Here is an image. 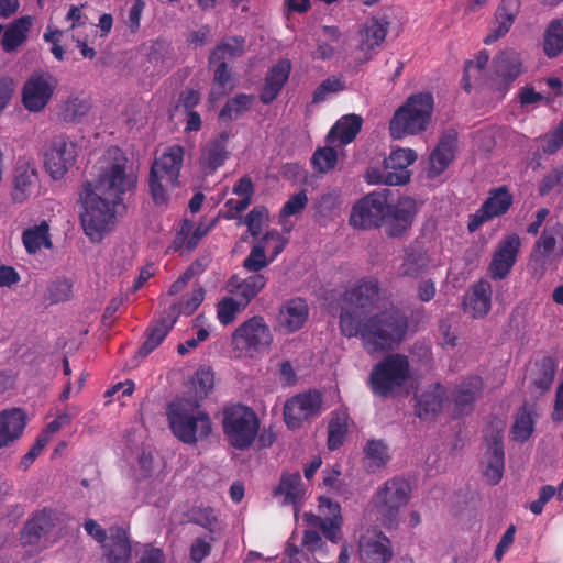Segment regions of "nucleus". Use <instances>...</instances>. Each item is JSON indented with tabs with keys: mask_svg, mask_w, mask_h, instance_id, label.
I'll return each instance as SVG.
<instances>
[{
	"mask_svg": "<svg viewBox=\"0 0 563 563\" xmlns=\"http://www.w3.org/2000/svg\"><path fill=\"white\" fill-rule=\"evenodd\" d=\"M519 247L520 239L515 233L507 235L499 242L489 267L493 278L503 279L509 274L516 263Z\"/></svg>",
	"mask_w": 563,
	"mask_h": 563,
	"instance_id": "obj_21",
	"label": "nucleus"
},
{
	"mask_svg": "<svg viewBox=\"0 0 563 563\" xmlns=\"http://www.w3.org/2000/svg\"><path fill=\"white\" fill-rule=\"evenodd\" d=\"M33 25V18L25 15L14 20L3 31L1 45L4 52L10 53L21 46L27 38Z\"/></svg>",
	"mask_w": 563,
	"mask_h": 563,
	"instance_id": "obj_38",
	"label": "nucleus"
},
{
	"mask_svg": "<svg viewBox=\"0 0 563 563\" xmlns=\"http://www.w3.org/2000/svg\"><path fill=\"white\" fill-rule=\"evenodd\" d=\"M57 87L56 78L49 73H34L22 89V103L30 112L42 111L52 99Z\"/></svg>",
	"mask_w": 563,
	"mask_h": 563,
	"instance_id": "obj_14",
	"label": "nucleus"
},
{
	"mask_svg": "<svg viewBox=\"0 0 563 563\" xmlns=\"http://www.w3.org/2000/svg\"><path fill=\"white\" fill-rule=\"evenodd\" d=\"M132 548L128 532L123 528H111L103 545L102 563H128Z\"/></svg>",
	"mask_w": 563,
	"mask_h": 563,
	"instance_id": "obj_28",
	"label": "nucleus"
},
{
	"mask_svg": "<svg viewBox=\"0 0 563 563\" xmlns=\"http://www.w3.org/2000/svg\"><path fill=\"white\" fill-rule=\"evenodd\" d=\"M205 298V291L202 288H196L194 289L190 295L185 297L181 302L179 303V308L173 307L172 311L168 314H176V318L178 314L184 313L186 316H190L194 313L197 308L201 305Z\"/></svg>",
	"mask_w": 563,
	"mask_h": 563,
	"instance_id": "obj_56",
	"label": "nucleus"
},
{
	"mask_svg": "<svg viewBox=\"0 0 563 563\" xmlns=\"http://www.w3.org/2000/svg\"><path fill=\"white\" fill-rule=\"evenodd\" d=\"M214 375L208 367H200L191 377L189 393L194 397V404L205 399L213 389Z\"/></svg>",
	"mask_w": 563,
	"mask_h": 563,
	"instance_id": "obj_44",
	"label": "nucleus"
},
{
	"mask_svg": "<svg viewBox=\"0 0 563 563\" xmlns=\"http://www.w3.org/2000/svg\"><path fill=\"white\" fill-rule=\"evenodd\" d=\"M21 241L29 255H35L43 250L53 249L49 221L42 219L24 228L21 233Z\"/></svg>",
	"mask_w": 563,
	"mask_h": 563,
	"instance_id": "obj_26",
	"label": "nucleus"
},
{
	"mask_svg": "<svg viewBox=\"0 0 563 563\" xmlns=\"http://www.w3.org/2000/svg\"><path fill=\"white\" fill-rule=\"evenodd\" d=\"M543 51L550 58L556 57L563 52V19L553 20L547 27Z\"/></svg>",
	"mask_w": 563,
	"mask_h": 563,
	"instance_id": "obj_45",
	"label": "nucleus"
},
{
	"mask_svg": "<svg viewBox=\"0 0 563 563\" xmlns=\"http://www.w3.org/2000/svg\"><path fill=\"white\" fill-rule=\"evenodd\" d=\"M258 243H263L266 254L275 260L284 251L288 240L278 231L273 230L267 232Z\"/></svg>",
	"mask_w": 563,
	"mask_h": 563,
	"instance_id": "obj_58",
	"label": "nucleus"
},
{
	"mask_svg": "<svg viewBox=\"0 0 563 563\" xmlns=\"http://www.w3.org/2000/svg\"><path fill=\"white\" fill-rule=\"evenodd\" d=\"M63 536V517L55 510L42 509L26 521L20 537L23 548L37 554L52 547Z\"/></svg>",
	"mask_w": 563,
	"mask_h": 563,
	"instance_id": "obj_5",
	"label": "nucleus"
},
{
	"mask_svg": "<svg viewBox=\"0 0 563 563\" xmlns=\"http://www.w3.org/2000/svg\"><path fill=\"white\" fill-rule=\"evenodd\" d=\"M275 495L282 497L284 505L294 506L295 518L298 519V505L306 496V487L298 472L285 473L275 490Z\"/></svg>",
	"mask_w": 563,
	"mask_h": 563,
	"instance_id": "obj_30",
	"label": "nucleus"
},
{
	"mask_svg": "<svg viewBox=\"0 0 563 563\" xmlns=\"http://www.w3.org/2000/svg\"><path fill=\"white\" fill-rule=\"evenodd\" d=\"M483 382L479 377H471L464 380L454 391L452 404L456 415L468 413L474 401L479 397Z\"/></svg>",
	"mask_w": 563,
	"mask_h": 563,
	"instance_id": "obj_36",
	"label": "nucleus"
},
{
	"mask_svg": "<svg viewBox=\"0 0 563 563\" xmlns=\"http://www.w3.org/2000/svg\"><path fill=\"white\" fill-rule=\"evenodd\" d=\"M537 411L533 406L525 405L516 415L511 433L516 441H527L533 432Z\"/></svg>",
	"mask_w": 563,
	"mask_h": 563,
	"instance_id": "obj_42",
	"label": "nucleus"
},
{
	"mask_svg": "<svg viewBox=\"0 0 563 563\" xmlns=\"http://www.w3.org/2000/svg\"><path fill=\"white\" fill-rule=\"evenodd\" d=\"M563 181V165L553 168L548 175L541 180L539 191L542 196L547 195L558 185Z\"/></svg>",
	"mask_w": 563,
	"mask_h": 563,
	"instance_id": "obj_64",
	"label": "nucleus"
},
{
	"mask_svg": "<svg viewBox=\"0 0 563 563\" xmlns=\"http://www.w3.org/2000/svg\"><path fill=\"white\" fill-rule=\"evenodd\" d=\"M291 70V63L288 59L279 60L268 71L261 93V100L264 103H269L279 95L282 88L289 78Z\"/></svg>",
	"mask_w": 563,
	"mask_h": 563,
	"instance_id": "obj_35",
	"label": "nucleus"
},
{
	"mask_svg": "<svg viewBox=\"0 0 563 563\" xmlns=\"http://www.w3.org/2000/svg\"><path fill=\"white\" fill-rule=\"evenodd\" d=\"M544 154L551 155L563 146V120L549 133L536 139Z\"/></svg>",
	"mask_w": 563,
	"mask_h": 563,
	"instance_id": "obj_54",
	"label": "nucleus"
},
{
	"mask_svg": "<svg viewBox=\"0 0 563 563\" xmlns=\"http://www.w3.org/2000/svg\"><path fill=\"white\" fill-rule=\"evenodd\" d=\"M309 309L301 298L287 300L279 310L278 327L286 333H292L303 327L308 319Z\"/></svg>",
	"mask_w": 563,
	"mask_h": 563,
	"instance_id": "obj_27",
	"label": "nucleus"
},
{
	"mask_svg": "<svg viewBox=\"0 0 563 563\" xmlns=\"http://www.w3.org/2000/svg\"><path fill=\"white\" fill-rule=\"evenodd\" d=\"M409 377L408 357L402 354H390L373 367L369 386L375 395L387 396L401 387Z\"/></svg>",
	"mask_w": 563,
	"mask_h": 563,
	"instance_id": "obj_7",
	"label": "nucleus"
},
{
	"mask_svg": "<svg viewBox=\"0 0 563 563\" xmlns=\"http://www.w3.org/2000/svg\"><path fill=\"white\" fill-rule=\"evenodd\" d=\"M494 71L504 82L510 84L523 71L521 55L512 48H506L495 57Z\"/></svg>",
	"mask_w": 563,
	"mask_h": 563,
	"instance_id": "obj_34",
	"label": "nucleus"
},
{
	"mask_svg": "<svg viewBox=\"0 0 563 563\" xmlns=\"http://www.w3.org/2000/svg\"><path fill=\"white\" fill-rule=\"evenodd\" d=\"M126 162L119 147L108 148L100 162L98 178L84 186L80 221L91 242H100L114 229L115 207L122 202L123 194L135 185L136 178L126 170Z\"/></svg>",
	"mask_w": 563,
	"mask_h": 563,
	"instance_id": "obj_2",
	"label": "nucleus"
},
{
	"mask_svg": "<svg viewBox=\"0 0 563 563\" xmlns=\"http://www.w3.org/2000/svg\"><path fill=\"white\" fill-rule=\"evenodd\" d=\"M266 279L261 274L252 275L245 279L232 277L228 284L229 292L246 307L250 301L263 289Z\"/></svg>",
	"mask_w": 563,
	"mask_h": 563,
	"instance_id": "obj_37",
	"label": "nucleus"
},
{
	"mask_svg": "<svg viewBox=\"0 0 563 563\" xmlns=\"http://www.w3.org/2000/svg\"><path fill=\"white\" fill-rule=\"evenodd\" d=\"M379 287L375 278H363L345 291L341 302L340 329L347 338L360 336L369 354L391 350L406 335L404 312L390 309L376 313Z\"/></svg>",
	"mask_w": 563,
	"mask_h": 563,
	"instance_id": "obj_1",
	"label": "nucleus"
},
{
	"mask_svg": "<svg viewBox=\"0 0 563 563\" xmlns=\"http://www.w3.org/2000/svg\"><path fill=\"white\" fill-rule=\"evenodd\" d=\"M558 246V255H563V224L555 223L548 227L541 233V236L534 245L531 261L538 264L541 269L545 268L548 257Z\"/></svg>",
	"mask_w": 563,
	"mask_h": 563,
	"instance_id": "obj_22",
	"label": "nucleus"
},
{
	"mask_svg": "<svg viewBox=\"0 0 563 563\" xmlns=\"http://www.w3.org/2000/svg\"><path fill=\"white\" fill-rule=\"evenodd\" d=\"M417 213L416 201L409 197L400 198L396 203L386 206L385 231L389 236H401L412 225Z\"/></svg>",
	"mask_w": 563,
	"mask_h": 563,
	"instance_id": "obj_19",
	"label": "nucleus"
},
{
	"mask_svg": "<svg viewBox=\"0 0 563 563\" xmlns=\"http://www.w3.org/2000/svg\"><path fill=\"white\" fill-rule=\"evenodd\" d=\"M349 429V415L345 409L332 412L328 431V448L336 450L343 444Z\"/></svg>",
	"mask_w": 563,
	"mask_h": 563,
	"instance_id": "obj_43",
	"label": "nucleus"
},
{
	"mask_svg": "<svg viewBox=\"0 0 563 563\" xmlns=\"http://www.w3.org/2000/svg\"><path fill=\"white\" fill-rule=\"evenodd\" d=\"M512 205V195L506 186L489 190L487 199L482 207L470 216L467 229L470 232L477 231L485 222L505 214Z\"/></svg>",
	"mask_w": 563,
	"mask_h": 563,
	"instance_id": "obj_18",
	"label": "nucleus"
},
{
	"mask_svg": "<svg viewBox=\"0 0 563 563\" xmlns=\"http://www.w3.org/2000/svg\"><path fill=\"white\" fill-rule=\"evenodd\" d=\"M255 97L253 95L241 93L228 100L220 112L223 120H236L242 113L247 111L253 104Z\"/></svg>",
	"mask_w": 563,
	"mask_h": 563,
	"instance_id": "obj_48",
	"label": "nucleus"
},
{
	"mask_svg": "<svg viewBox=\"0 0 563 563\" xmlns=\"http://www.w3.org/2000/svg\"><path fill=\"white\" fill-rule=\"evenodd\" d=\"M245 307L241 303L238 298H234L231 294L224 297L217 306V314L221 324L228 325L232 323L236 314L241 312Z\"/></svg>",
	"mask_w": 563,
	"mask_h": 563,
	"instance_id": "obj_52",
	"label": "nucleus"
},
{
	"mask_svg": "<svg viewBox=\"0 0 563 563\" xmlns=\"http://www.w3.org/2000/svg\"><path fill=\"white\" fill-rule=\"evenodd\" d=\"M26 415L21 408H8L0 411V450L16 442L25 430Z\"/></svg>",
	"mask_w": 563,
	"mask_h": 563,
	"instance_id": "obj_24",
	"label": "nucleus"
},
{
	"mask_svg": "<svg viewBox=\"0 0 563 563\" xmlns=\"http://www.w3.org/2000/svg\"><path fill=\"white\" fill-rule=\"evenodd\" d=\"M176 322V314H167L166 317H161L155 320L152 327L148 330L147 338L140 349V354L142 356L148 355L153 350H155L166 338L170 329L174 327Z\"/></svg>",
	"mask_w": 563,
	"mask_h": 563,
	"instance_id": "obj_40",
	"label": "nucleus"
},
{
	"mask_svg": "<svg viewBox=\"0 0 563 563\" xmlns=\"http://www.w3.org/2000/svg\"><path fill=\"white\" fill-rule=\"evenodd\" d=\"M77 144L65 134L53 136L46 144L43 156L44 167L53 179H62L74 166Z\"/></svg>",
	"mask_w": 563,
	"mask_h": 563,
	"instance_id": "obj_12",
	"label": "nucleus"
},
{
	"mask_svg": "<svg viewBox=\"0 0 563 563\" xmlns=\"http://www.w3.org/2000/svg\"><path fill=\"white\" fill-rule=\"evenodd\" d=\"M518 10L519 0H503L496 12V20L501 22L509 20V25H512Z\"/></svg>",
	"mask_w": 563,
	"mask_h": 563,
	"instance_id": "obj_62",
	"label": "nucleus"
},
{
	"mask_svg": "<svg viewBox=\"0 0 563 563\" xmlns=\"http://www.w3.org/2000/svg\"><path fill=\"white\" fill-rule=\"evenodd\" d=\"M334 145L321 147L312 155V165L320 173L331 170L338 162V152L333 148Z\"/></svg>",
	"mask_w": 563,
	"mask_h": 563,
	"instance_id": "obj_53",
	"label": "nucleus"
},
{
	"mask_svg": "<svg viewBox=\"0 0 563 563\" xmlns=\"http://www.w3.org/2000/svg\"><path fill=\"white\" fill-rule=\"evenodd\" d=\"M443 394V388L438 384L420 394L417 399V415L421 419L433 417L442 407Z\"/></svg>",
	"mask_w": 563,
	"mask_h": 563,
	"instance_id": "obj_41",
	"label": "nucleus"
},
{
	"mask_svg": "<svg viewBox=\"0 0 563 563\" xmlns=\"http://www.w3.org/2000/svg\"><path fill=\"white\" fill-rule=\"evenodd\" d=\"M273 343V333L262 317L240 324L232 334V346L240 356L256 357Z\"/></svg>",
	"mask_w": 563,
	"mask_h": 563,
	"instance_id": "obj_8",
	"label": "nucleus"
},
{
	"mask_svg": "<svg viewBox=\"0 0 563 563\" xmlns=\"http://www.w3.org/2000/svg\"><path fill=\"white\" fill-rule=\"evenodd\" d=\"M357 555L362 563H388L393 555L390 540L377 529H367L358 537Z\"/></svg>",
	"mask_w": 563,
	"mask_h": 563,
	"instance_id": "obj_17",
	"label": "nucleus"
},
{
	"mask_svg": "<svg viewBox=\"0 0 563 563\" xmlns=\"http://www.w3.org/2000/svg\"><path fill=\"white\" fill-rule=\"evenodd\" d=\"M319 510L323 518L306 512L303 515L305 520L311 525L320 523L324 537L331 542H339L342 538L341 528L343 525L340 505L327 497H320Z\"/></svg>",
	"mask_w": 563,
	"mask_h": 563,
	"instance_id": "obj_20",
	"label": "nucleus"
},
{
	"mask_svg": "<svg viewBox=\"0 0 563 563\" xmlns=\"http://www.w3.org/2000/svg\"><path fill=\"white\" fill-rule=\"evenodd\" d=\"M211 62L219 63V66L214 73V82L218 86V88L220 89L218 95H223V93H225L227 89L232 88V86L230 85L231 75L228 69L227 62H224V60H211ZM216 95H217L216 90H212L211 95H210V98L212 101H214L217 99Z\"/></svg>",
	"mask_w": 563,
	"mask_h": 563,
	"instance_id": "obj_61",
	"label": "nucleus"
},
{
	"mask_svg": "<svg viewBox=\"0 0 563 563\" xmlns=\"http://www.w3.org/2000/svg\"><path fill=\"white\" fill-rule=\"evenodd\" d=\"M434 99L430 92L410 96L394 113L389 122L391 139L401 140L428 130L432 121Z\"/></svg>",
	"mask_w": 563,
	"mask_h": 563,
	"instance_id": "obj_4",
	"label": "nucleus"
},
{
	"mask_svg": "<svg viewBox=\"0 0 563 563\" xmlns=\"http://www.w3.org/2000/svg\"><path fill=\"white\" fill-rule=\"evenodd\" d=\"M216 221H212L209 225H195L189 220H184L176 233L173 243L169 245L168 251H191L196 247L203 235L214 225Z\"/></svg>",
	"mask_w": 563,
	"mask_h": 563,
	"instance_id": "obj_31",
	"label": "nucleus"
},
{
	"mask_svg": "<svg viewBox=\"0 0 563 563\" xmlns=\"http://www.w3.org/2000/svg\"><path fill=\"white\" fill-rule=\"evenodd\" d=\"M387 198L380 192H371L361 198L353 207L350 224L355 229L378 228L385 217Z\"/></svg>",
	"mask_w": 563,
	"mask_h": 563,
	"instance_id": "obj_15",
	"label": "nucleus"
},
{
	"mask_svg": "<svg viewBox=\"0 0 563 563\" xmlns=\"http://www.w3.org/2000/svg\"><path fill=\"white\" fill-rule=\"evenodd\" d=\"M411 494L410 484L402 478H391L377 489L372 506L385 523L394 522L405 507Z\"/></svg>",
	"mask_w": 563,
	"mask_h": 563,
	"instance_id": "obj_11",
	"label": "nucleus"
},
{
	"mask_svg": "<svg viewBox=\"0 0 563 563\" xmlns=\"http://www.w3.org/2000/svg\"><path fill=\"white\" fill-rule=\"evenodd\" d=\"M308 197L305 191L291 196L283 207L282 216L290 217L299 213L307 205Z\"/></svg>",
	"mask_w": 563,
	"mask_h": 563,
	"instance_id": "obj_63",
	"label": "nucleus"
},
{
	"mask_svg": "<svg viewBox=\"0 0 563 563\" xmlns=\"http://www.w3.org/2000/svg\"><path fill=\"white\" fill-rule=\"evenodd\" d=\"M322 398L318 391H308L288 399L284 406V419L288 428L299 429L303 422L321 412Z\"/></svg>",
	"mask_w": 563,
	"mask_h": 563,
	"instance_id": "obj_16",
	"label": "nucleus"
},
{
	"mask_svg": "<svg viewBox=\"0 0 563 563\" xmlns=\"http://www.w3.org/2000/svg\"><path fill=\"white\" fill-rule=\"evenodd\" d=\"M492 287L486 280H479L465 295L464 311L473 318H483L490 310Z\"/></svg>",
	"mask_w": 563,
	"mask_h": 563,
	"instance_id": "obj_29",
	"label": "nucleus"
},
{
	"mask_svg": "<svg viewBox=\"0 0 563 563\" xmlns=\"http://www.w3.org/2000/svg\"><path fill=\"white\" fill-rule=\"evenodd\" d=\"M260 421L249 407L234 405L223 412V430L230 443L238 449H245L255 440Z\"/></svg>",
	"mask_w": 563,
	"mask_h": 563,
	"instance_id": "obj_9",
	"label": "nucleus"
},
{
	"mask_svg": "<svg viewBox=\"0 0 563 563\" xmlns=\"http://www.w3.org/2000/svg\"><path fill=\"white\" fill-rule=\"evenodd\" d=\"M455 154V139L453 136H443L435 148L430 154L427 176L435 179L449 167Z\"/></svg>",
	"mask_w": 563,
	"mask_h": 563,
	"instance_id": "obj_32",
	"label": "nucleus"
},
{
	"mask_svg": "<svg viewBox=\"0 0 563 563\" xmlns=\"http://www.w3.org/2000/svg\"><path fill=\"white\" fill-rule=\"evenodd\" d=\"M418 158L415 150L409 147L391 148L388 157L384 159L383 170L369 169L366 173L371 184H384L388 186L405 185L410 180L411 173L408 169Z\"/></svg>",
	"mask_w": 563,
	"mask_h": 563,
	"instance_id": "obj_10",
	"label": "nucleus"
},
{
	"mask_svg": "<svg viewBox=\"0 0 563 563\" xmlns=\"http://www.w3.org/2000/svg\"><path fill=\"white\" fill-rule=\"evenodd\" d=\"M505 422L499 420L492 424L485 432L486 451L482 459L483 474L490 484H497L504 472V449L501 433Z\"/></svg>",
	"mask_w": 563,
	"mask_h": 563,
	"instance_id": "obj_13",
	"label": "nucleus"
},
{
	"mask_svg": "<svg viewBox=\"0 0 563 563\" xmlns=\"http://www.w3.org/2000/svg\"><path fill=\"white\" fill-rule=\"evenodd\" d=\"M184 161V148L179 145L167 147L153 163L150 174V188L156 205H164L169 192L178 185Z\"/></svg>",
	"mask_w": 563,
	"mask_h": 563,
	"instance_id": "obj_6",
	"label": "nucleus"
},
{
	"mask_svg": "<svg viewBox=\"0 0 563 563\" xmlns=\"http://www.w3.org/2000/svg\"><path fill=\"white\" fill-rule=\"evenodd\" d=\"M345 89V79L343 76H331L321 81L316 88L312 101L314 103L327 100L330 95L339 93Z\"/></svg>",
	"mask_w": 563,
	"mask_h": 563,
	"instance_id": "obj_51",
	"label": "nucleus"
},
{
	"mask_svg": "<svg viewBox=\"0 0 563 563\" xmlns=\"http://www.w3.org/2000/svg\"><path fill=\"white\" fill-rule=\"evenodd\" d=\"M364 456L367 467L373 471L385 466L390 459L388 446L382 440H369Z\"/></svg>",
	"mask_w": 563,
	"mask_h": 563,
	"instance_id": "obj_47",
	"label": "nucleus"
},
{
	"mask_svg": "<svg viewBox=\"0 0 563 563\" xmlns=\"http://www.w3.org/2000/svg\"><path fill=\"white\" fill-rule=\"evenodd\" d=\"M245 41L242 37H230L224 40L212 52L210 60H230L244 52Z\"/></svg>",
	"mask_w": 563,
	"mask_h": 563,
	"instance_id": "obj_49",
	"label": "nucleus"
},
{
	"mask_svg": "<svg viewBox=\"0 0 563 563\" xmlns=\"http://www.w3.org/2000/svg\"><path fill=\"white\" fill-rule=\"evenodd\" d=\"M363 120L356 114H346L331 128L327 141L331 145L343 146L351 143L361 131Z\"/></svg>",
	"mask_w": 563,
	"mask_h": 563,
	"instance_id": "obj_33",
	"label": "nucleus"
},
{
	"mask_svg": "<svg viewBox=\"0 0 563 563\" xmlns=\"http://www.w3.org/2000/svg\"><path fill=\"white\" fill-rule=\"evenodd\" d=\"M73 296V282L69 278H59L49 287V299L53 302H63Z\"/></svg>",
	"mask_w": 563,
	"mask_h": 563,
	"instance_id": "obj_60",
	"label": "nucleus"
},
{
	"mask_svg": "<svg viewBox=\"0 0 563 563\" xmlns=\"http://www.w3.org/2000/svg\"><path fill=\"white\" fill-rule=\"evenodd\" d=\"M489 60L487 51H481L474 59L465 63V75L463 77V87L468 90L471 88V79L475 77L476 73L482 71Z\"/></svg>",
	"mask_w": 563,
	"mask_h": 563,
	"instance_id": "obj_57",
	"label": "nucleus"
},
{
	"mask_svg": "<svg viewBox=\"0 0 563 563\" xmlns=\"http://www.w3.org/2000/svg\"><path fill=\"white\" fill-rule=\"evenodd\" d=\"M440 265V261L432 258L429 254L423 252L408 253L398 267V274L409 277H418L430 269Z\"/></svg>",
	"mask_w": 563,
	"mask_h": 563,
	"instance_id": "obj_39",
	"label": "nucleus"
},
{
	"mask_svg": "<svg viewBox=\"0 0 563 563\" xmlns=\"http://www.w3.org/2000/svg\"><path fill=\"white\" fill-rule=\"evenodd\" d=\"M38 188V173L30 162H19L13 177L12 199L23 203L29 200Z\"/></svg>",
	"mask_w": 563,
	"mask_h": 563,
	"instance_id": "obj_23",
	"label": "nucleus"
},
{
	"mask_svg": "<svg viewBox=\"0 0 563 563\" xmlns=\"http://www.w3.org/2000/svg\"><path fill=\"white\" fill-rule=\"evenodd\" d=\"M173 434L186 444H195L207 439L212 432L209 413L199 404L187 399L173 401L167 410Z\"/></svg>",
	"mask_w": 563,
	"mask_h": 563,
	"instance_id": "obj_3",
	"label": "nucleus"
},
{
	"mask_svg": "<svg viewBox=\"0 0 563 563\" xmlns=\"http://www.w3.org/2000/svg\"><path fill=\"white\" fill-rule=\"evenodd\" d=\"M389 21L373 18L366 22L361 31L358 51L363 54L364 62L373 58L377 49L384 43L388 32Z\"/></svg>",
	"mask_w": 563,
	"mask_h": 563,
	"instance_id": "obj_25",
	"label": "nucleus"
},
{
	"mask_svg": "<svg viewBox=\"0 0 563 563\" xmlns=\"http://www.w3.org/2000/svg\"><path fill=\"white\" fill-rule=\"evenodd\" d=\"M268 221V210L265 207H255L244 219L251 235L256 236L261 233L262 228Z\"/></svg>",
	"mask_w": 563,
	"mask_h": 563,
	"instance_id": "obj_59",
	"label": "nucleus"
},
{
	"mask_svg": "<svg viewBox=\"0 0 563 563\" xmlns=\"http://www.w3.org/2000/svg\"><path fill=\"white\" fill-rule=\"evenodd\" d=\"M90 101L82 97H70L62 106L59 115L66 122H80L89 113Z\"/></svg>",
	"mask_w": 563,
	"mask_h": 563,
	"instance_id": "obj_46",
	"label": "nucleus"
},
{
	"mask_svg": "<svg viewBox=\"0 0 563 563\" xmlns=\"http://www.w3.org/2000/svg\"><path fill=\"white\" fill-rule=\"evenodd\" d=\"M228 157L222 141H214L210 143L203 151L202 154V166L206 172H213L220 167Z\"/></svg>",
	"mask_w": 563,
	"mask_h": 563,
	"instance_id": "obj_50",
	"label": "nucleus"
},
{
	"mask_svg": "<svg viewBox=\"0 0 563 563\" xmlns=\"http://www.w3.org/2000/svg\"><path fill=\"white\" fill-rule=\"evenodd\" d=\"M274 260L266 254L263 243H257L251 250L249 256L244 260V267L250 272H258L266 267Z\"/></svg>",
	"mask_w": 563,
	"mask_h": 563,
	"instance_id": "obj_55",
	"label": "nucleus"
}]
</instances>
